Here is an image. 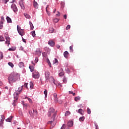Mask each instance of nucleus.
<instances>
[{
  "mask_svg": "<svg viewBox=\"0 0 129 129\" xmlns=\"http://www.w3.org/2000/svg\"><path fill=\"white\" fill-rule=\"evenodd\" d=\"M44 94L45 95V97H47L48 94V91L46 89H45L44 91Z\"/></svg>",
  "mask_w": 129,
  "mask_h": 129,
  "instance_id": "obj_31",
  "label": "nucleus"
},
{
  "mask_svg": "<svg viewBox=\"0 0 129 129\" xmlns=\"http://www.w3.org/2000/svg\"><path fill=\"white\" fill-rule=\"evenodd\" d=\"M3 27H4V23L0 22V29H3Z\"/></svg>",
  "mask_w": 129,
  "mask_h": 129,
  "instance_id": "obj_42",
  "label": "nucleus"
},
{
  "mask_svg": "<svg viewBox=\"0 0 129 129\" xmlns=\"http://www.w3.org/2000/svg\"><path fill=\"white\" fill-rule=\"evenodd\" d=\"M48 81H49V82H53V83L56 85V83L55 82V80L54 79V78H53V77H50L49 78Z\"/></svg>",
  "mask_w": 129,
  "mask_h": 129,
  "instance_id": "obj_12",
  "label": "nucleus"
},
{
  "mask_svg": "<svg viewBox=\"0 0 129 129\" xmlns=\"http://www.w3.org/2000/svg\"><path fill=\"white\" fill-rule=\"evenodd\" d=\"M65 127H66V125L63 124L60 129H65Z\"/></svg>",
  "mask_w": 129,
  "mask_h": 129,
  "instance_id": "obj_49",
  "label": "nucleus"
},
{
  "mask_svg": "<svg viewBox=\"0 0 129 129\" xmlns=\"http://www.w3.org/2000/svg\"><path fill=\"white\" fill-rule=\"evenodd\" d=\"M48 44L50 46H51V47H53V46H55V42L54 41H53V40H50L48 41Z\"/></svg>",
  "mask_w": 129,
  "mask_h": 129,
  "instance_id": "obj_11",
  "label": "nucleus"
},
{
  "mask_svg": "<svg viewBox=\"0 0 129 129\" xmlns=\"http://www.w3.org/2000/svg\"><path fill=\"white\" fill-rule=\"evenodd\" d=\"M19 5L22 10H25V5H24V1L21 0L19 2Z\"/></svg>",
  "mask_w": 129,
  "mask_h": 129,
  "instance_id": "obj_9",
  "label": "nucleus"
},
{
  "mask_svg": "<svg viewBox=\"0 0 129 129\" xmlns=\"http://www.w3.org/2000/svg\"><path fill=\"white\" fill-rule=\"evenodd\" d=\"M87 113H88V114H90L91 113V110H90V108H87Z\"/></svg>",
  "mask_w": 129,
  "mask_h": 129,
  "instance_id": "obj_41",
  "label": "nucleus"
},
{
  "mask_svg": "<svg viewBox=\"0 0 129 129\" xmlns=\"http://www.w3.org/2000/svg\"><path fill=\"white\" fill-rule=\"evenodd\" d=\"M31 34H32V37H36V32H35V31H32Z\"/></svg>",
  "mask_w": 129,
  "mask_h": 129,
  "instance_id": "obj_34",
  "label": "nucleus"
},
{
  "mask_svg": "<svg viewBox=\"0 0 129 129\" xmlns=\"http://www.w3.org/2000/svg\"><path fill=\"white\" fill-rule=\"evenodd\" d=\"M53 22L54 23H58V22H59V19L55 18V19H53Z\"/></svg>",
  "mask_w": 129,
  "mask_h": 129,
  "instance_id": "obj_47",
  "label": "nucleus"
},
{
  "mask_svg": "<svg viewBox=\"0 0 129 129\" xmlns=\"http://www.w3.org/2000/svg\"><path fill=\"white\" fill-rule=\"evenodd\" d=\"M8 65H9V66H10L12 68H14V63L11 62H9L8 63Z\"/></svg>",
  "mask_w": 129,
  "mask_h": 129,
  "instance_id": "obj_36",
  "label": "nucleus"
},
{
  "mask_svg": "<svg viewBox=\"0 0 129 129\" xmlns=\"http://www.w3.org/2000/svg\"><path fill=\"white\" fill-rule=\"evenodd\" d=\"M73 96H75V93H73Z\"/></svg>",
  "mask_w": 129,
  "mask_h": 129,
  "instance_id": "obj_63",
  "label": "nucleus"
},
{
  "mask_svg": "<svg viewBox=\"0 0 129 129\" xmlns=\"http://www.w3.org/2000/svg\"><path fill=\"white\" fill-rule=\"evenodd\" d=\"M45 80L48 82L49 81V78H50V72L47 71L45 73Z\"/></svg>",
  "mask_w": 129,
  "mask_h": 129,
  "instance_id": "obj_7",
  "label": "nucleus"
},
{
  "mask_svg": "<svg viewBox=\"0 0 129 129\" xmlns=\"http://www.w3.org/2000/svg\"><path fill=\"white\" fill-rule=\"evenodd\" d=\"M2 59H4V54L3 52H0V60H2Z\"/></svg>",
  "mask_w": 129,
  "mask_h": 129,
  "instance_id": "obj_37",
  "label": "nucleus"
},
{
  "mask_svg": "<svg viewBox=\"0 0 129 129\" xmlns=\"http://www.w3.org/2000/svg\"><path fill=\"white\" fill-rule=\"evenodd\" d=\"M5 39L6 40H7L6 41V43L10 45V37H9L8 36H5Z\"/></svg>",
  "mask_w": 129,
  "mask_h": 129,
  "instance_id": "obj_15",
  "label": "nucleus"
},
{
  "mask_svg": "<svg viewBox=\"0 0 129 129\" xmlns=\"http://www.w3.org/2000/svg\"><path fill=\"white\" fill-rule=\"evenodd\" d=\"M7 23H12V19L9 16H7L6 18Z\"/></svg>",
  "mask_w": 129,
  "mask_h": 129,
  "instance_id": "obj_20",
  "label": "nucleus"
},
{
  "mask_svg": "<svg viewBox=\"0 0 129 129\" xmlns=\"http://www.w3.org/2000/svg\"><path fill=\"white\" fill-rule=\"evenodd\" d=\"M32 77L35 79H38L40 77V74H39V72L35 71L33 73Z\"/></svg>",
  "mask_w": 129,
  "mask_h": 129,
  "instance_id": "obj_5",
  "label": "nucleus"
},
{
  "mask_svg": "<svg viewBox=\"0 0 129 129\" xmlns=\"http://www.w3.org/2000/svg\"><path fill=\"white\" fill-rule=\"evenodd\" d=\"M80 96H77V97H76L75 98V101H79V100H80Z\"/></svg>",
  "mask_w": 129,
  "mask_h": 129,
  "instance_id": "obj_28",
  "label": "nucleus"
},
{
  "mask_svg": "<svg viewBox=\"0 0 129 129\" xmlns=\"http://www.w3.org/2000/svg\"><path fill=\"white\" fill-rule=\"evenodd\" d=\"M58 103L61 104V103H62V101L61 100L58 101Z\"/></svg>",
  "mask_w": 129,
  "mask_h": 129,
  "instance_id": "obj_61",
  "label": "nucleus"
},
{
  "mask_svg": "<svg viewBox=\"0 0 129 129\" xmlns=\"http://www.w3.org/2000/svg\"><path fill=\"white\" fill-rule=\"evenodd\" d=\"M42 55H43V57H45V58L46 57V53L45 52H43L42 53Z\"/></svg>",
  "mask_w": 129,
  "mask_h": 129,
  "instance_id": "obj_54",
  "label": "nucleus"
},
{
  "mask_svg": "<svg viewBox=\"0 0 129 129\" xmlns=\"http://www.w3.org/2000/svg\"><path fill=\"white\" fill-rule=\"evenodd\" d=\"M56 63H58V59H57V58H55L53 60V63L56 64Z\"/></svg>",
  "mask_w": 129,
  "mask_h": 129,
  "instance_id": "obj_46",
  "label": "nucleus"
},
{
  "mask_svg": "<svg viewBox=\"0 0 129 129\" xmlns=\"http://www.w3.org/2000/svg\"><path fill=\"white\" fill-rule=\"evenodd\" d=\"M49 33H54V28H53L52 27H50L49 28Z\"/></svg>",
  "mask_w": 129,
  "mask_h": 129,
  "instance_id": "obj_32",
  "label": "nucleus"
},
{
  "mask_svg": "<svg viewBox=\"0 0 129 129\" xmlns=\"http://www.w3.org/2000/svg\"><path fill=\"white\" fill-rule=\"evenodd\" d=\"M33 6L35 9H38V7H39V5H38V3L35 1L33 3Z\"/></svg>",
  "mask_w": 129,
  "mask_h": 129,
  "instance_id": "obj_18",
  "label": "nucleus"
},
{
  "mask_svg": "<svg viewBox=\"0 0 129 129\" xmlns=\"http://www.w3.org/2000/svg\"><path fill=\"white\" fill-rule=\"evenodd\" d=\"M11 9H12L14 13L18 12V8H17V6L14 4L12 5Z\"/></svg>",
  "mask_w": 129,
  "mask_h": 129,
  "instance_id": "obj_8",
  "label": "nucleus"
},
{
  "mask_svg": "<svg viewBox=\"0 0 129 129\" xmlns=\"http://www.w3.org/2000/svg\"><path fill=\"white\" fill-rule=\"evenodd\" d=\"M63 18L65 19V20H66V19H67V15H64L63 16Z\"/></svg>",
  "mask_w": 129,
  "mask_h": 129,
  "instance_id": "obj_57",
  "label": "nucleus"
},
{
  "mask_svg": "<svg viewBox=\"0 0 129 129\" xmlns=\"http://www.w3.org/2000/svg\"><path fill=\"white\" fill-rule=\"evenodd\" d=\"M41 54H42V52H41V50H40V49H37L35 52V55H37L38 57H40Z\"/></svg>",
  "mask_w": 129,
  "mask_h": 129,
  "instance_id": "obj_10",
  "label": "nucleus"
},
{
  "mask_svg": "<svg viewBox=\"0 0 129 129\" xmlns=\"http://www.w3.org/2000/svg\"><path fill=\"white\" fill-rule=\"evenodd\" d=\"M24 16L26 18V19H30V18H31V16H30V15L27 14V13H25Z\"/></svg>",
  "mask_w": 129,
  "mask_h": 129,
  "instance_id": "obj_35",
  "label": "nucleus"
},
{
  "mask_svg": "<svg viewBox=\"0 0 129 129\" xmlns=\"http://www.w3.org/2000/svg\"><path fill=\"white\" fill-rule=\"evenodd\" d=\"M4 126V120L1 119V123H0V126Z\"/></svg>",
  "mask_w": 129,
  "mask_h": 129,
  "instance_id": "obj_44",
  "label": "nucleus"
},
{
  "mask_svg": "<svg viewBox=\"0 0 129 129\" xmlns=\"http://www.w3.org/2000/svg\"><path fill=\"white\" fill-rule=\"evenodd\" d=\"M19 67H20V68H22V67H24V62H20L19 64Z\"/></svg>",
  "mask_w": 129,
  "mask_h": 129,
  "instance_id": "obj_30",
  "label": "nucleus"
},
{
  "mask_svg": "<svg viewBox=\"0 0 129 129\" xmlns=\"http://www.w3.org/2000/svg\"><path fill=\"white\" fill-rule=\"evenodd\" d=\"M54 100L55 102H58V98H57V94H53Z\"/></svg>",
  "mask_w": 129,
  "mask_h": 129,
  "instance_id": "obj_16",
  "label": "nucleus"
},
{
  "mask_svg": "<svg viewBox=\"0 0 129 129\" xmlns=\"http://www.w3.org/2000/svg\"><path fill=\"white\" fill-rule=\"evenodd\" d=\"M0 22H1V23H4L5 22V18L4 17V16H2L1 21Z\"/></svg>",
  "mask_w": 129,
  "mask_h": 129,
  "instance_id": "obj_45",
  "label": "nucleus"
},
{
  "mask_svg": "<svg viewBox=\"0 0 129 129\" xmlns=\"http://www.w3.org/2000/svg\"><path fill=\"white\" fill-rule=\"evenodd\" d=\"M29 114L31 115V116L34 117V116H37V114H38V113H37V110H33V111L32 110H30L29 111Z\"/></svg>",
  "mask_w": 129,
  "mask_h": 129,
  "instance_id": "obj_4",
  "label": "nucleus"
},
{
  "mask_svg": "<svg viewBox=\"0 0 129 129\" xmlns=\"http://www.w3.org/2000/svg\"><path fill=\"white\" fill-rule=\"evenodd\" d=\"M55 12H56V9H55L54 11H53V14H55Z\"/></svg>",
  "mask_w": 129,
  "mask_h": 129,
  "instance_id": "obj_64",
  "label": "nucleus"
},
{
  "mask_svg": "<svg viewBox=\"0 0 129 129\" xmlns=\"http://www.w3.org/2000/svg\"><path fill=\"white\" fill-rule=\"evenodd\" d=\"M57 13H58V14H56V16H57V17H60V12H57Z\"/></svg>",
  "mask_w": 129,
  "mask_h": 129,
  "instance_id": "obj_56",
  "label": "nucleus"
},
{
  "mask_svg": "<svg viewBox=\"0 0 129 129\" xmlns=\"http://www.w3.org/2000/svg\"><path fill=\"white\" fill-rule=\"evenodd\" d=\"M70 52L71 53H73L74 50H73V46H70Z\"/></svg>",
  "mask_w": 129,
  "mask_h": 129,
  "instance_id": "obj_39",
  "label": "nucleus"
},
{
  "mask_svg": "<svg viewBox=\"0 0 129 129\" xmlns=\"http://www.w3.org/2000/svg\"><path fill=\"white\" fill-rule=\"evenodd\" d=\"M78 113H80V114H81V115H83V112H84V111L82 110V109H79L78 110Z\"/></svg>",
  "mask_w": 129,
  "mask_h": 129,
  "instance_id": "obj_21",
  "label": "nucleus"
},
{
  "mask_svg": "<svg viewBox=\"0 0 129 129\" xmlns=\"http://www.w3.org/2000/svg\"><path fill=\"white\" fill-rule=\"evenodd\" d=\"M5 38L3 36H0V42H4Z\"/></svg>",
  "mask_w": 129,
  "mask_h": 129,
  "instance_id": "obj_33",
  "label": "nucleus"
},
{
  "mask_svg": "<svg viewBox=\"0 0 129 129\" xmlns=\"http://www.w3.org/2000/svg\"><path fill=\"white\" fill-rule=\"evenodd\" d=\"M22 104H23V105L24 107H25L26 109H27L28 106H29V104H27V103L25 104V102L24 101L22 102Z\"/></svg>",
  "mask_w": 129,
  "mask_h": 129,
  "instance_id": "obj_19",
  "label": "nucleus"
},
{
  "mask_svg": "<svg viewBox=\"0 0 129 129\" xmlns=\"http://www.w3.org/2000/svg\"><path fill=\"white\" fill-rule=\"evenodd\" d=\"M18 32L21 36H24L25 35V33H24V30L23 29L19 30Z\"/></svg>",
  "mask_w": 129,
  "mask_h": 129,
  "instance_id": "obj_13",
  "label": "nucleus"
},
{
  "mask_svg": "<svg viewBox=\"0 0 129 129\" xmlns=\"http://www.w3.org/2000/svg\"><path fill=\"white\" fill-rule=\"evenodd\" d=\"M29 25L30 26L31 30H34V25H33V23L31 21L29 22Z\"/></svg>",
  "mask_w": 129,
  "mask_h": 129,
  "instance_id": "obj_23",
  "label": "nucleus"
},
{
  "mask_svg": "<svg viewBox=\"0 0 129 129\" xmlns=\"http://www.w3.org/2000/svg\"><path fill=\"white\" fill-rule=\"evenodd\" d=\"M62 81L63 83H67V78H66V77H64L62 79Z\"/></svg>",
  "mask_w": 129,
  "mask_h": 129,
  "instance_id": "obj_26",
  "label": "nucleus"
},
{
  "mask_svg": "<svg viewBox=\"0 0 129 129\" xmlns=\"http://www.w3.org/2000/svg\"><path fill=\"white\" fill-rule=\"evenodd\" d=\"M63 55L65 58H68V56H69V52H68L67 51H64L63 52Z\"/></svg>",
  "mask_w": 129,
  "mask_h": 129,
  "instance_id": "obj_14",
  "label": "nucleus"
},
{
  "mask_svg": "<svg viewBox=\"0 0 129 129\" xmlns=\"http://www.w3.org/2000/svg\"><path fill=\"white\" fill-rule=\"evenodd\" d=\"M20 79V75L18 73H12L8 78L9 83H14Z\"/></svg>",
  "mask_w": 129,
  "mask_h": 129,
  "instance_id": "obj_1",
  "label": "nucleus"
},
{
  "mask_svg": "<svg viewBox=\"0 0 129 129\" xmlns=\"http://www.w3.org/2000/svg\"><path fill=\"white\" fill-rule=\"evenodd\" d=\"M85 119V117L82 116L79 118V120L80 121H84V120Z\"/></svg>",
  "mask_w": 129,
  "mask_h": 129,
  "instance_id": "obj_29",
  "label": "nucleus"
},
{
  "mask_svg": "<svg viewBox=\"0 0 129 129\" xmlns=\"http://www.w3.org/2000/svg\"><path fill=\"white\" fill-rule=\"evenodd\" d=\"M48 8H49V5H47L46 8V11L47 14L48 15V16H50V13H49V11H48Z\"/></svg>",
  "mask_w": 129,
  "mask_h": 129,
  "instance_id": "obj_38",
  "label": "nucleus"
},
{
  "mask_svg": "<svg viewBox=\"0 0 129 129\" xmlns=\"http://www.w3.org/2000/svg\"><path fill=\"white\" fill-rule=\"evenodd\" d=\"M8 50H9V51H15L16 50V47L10 48Z\"/></svg>",
  "mask_w": 129,
  "mask_h": 129,
  "instance_id": "obj_40",
  "label": "nucleus"
},
{
  "mask_svg": "<svg viewBox=\"0 0 129 129\" xmlns=\"http://www.w3.org/2000/svg\"><path fill=\"white\" fill-rule=\"evenodd\" d=\"M95 126H96V129H98V125H97V124H95Z\"/></svg>",
  "mask_w": 129,
  "mask_h": 129,
  "instance_id": "obj_59",
  "label": "nucleus"
},
{
  "mask_svg": "<svg viewBox=\"0 0 129 129\" xmlns=\"http://www.w3.org/2000/svg\"><path fill=\"white\" fill-rule=\"evenodd\" d=\"M38 61H39V58L38 57H35V63H38Z\"/></svg>",
  "mask_w": 129,
  "mask_h": 129,
  "instance_id": "obj_50",
  "label": "nucleus"
},
{
  "mask_svg": "<svg viewBox=\"0 0 129 129\" xmlns=\"http://www.w3.org/2000/svg\"><path fill=\"white\" fill-rule=\"evenodd\" d=\"M23 86H21V87L18 88V90H16V92L14 93V98L16 99V100H18V96H19V94H21V92H22L23 90Z\"/></svg>",
  "mask_w": 129,
  "mask_h": 129,
  "instance_id": "obj_3",
  "label": "nucleus"
},
{
  "mask_svg": "<svg viewBox=\"0 0 129 129\" xmlns=\"http://www.w3.org/2000/svg\"><path fill=\"white\" fill-rule=\"evenodd\" d=\"M68 126H69L71 127V126H72L73 125V121H70L68 122L67 124Z\"/></svg>",
  "mask_w": 129,
  "mask_h": 129,
  "instance_id": "obj_17",
  "label": "nucleus"
},
{
  "mask_svg": "<svg viewBox=\"0 0 129 129\" xmlns=\"http://www.w3.org/2000/svg\"><path fill=\"white\" fill-rule=\"evenodd\" d=\"M4 4H7V3H8V2H9V1H8V0H4Z\"/></svg>",
  "mask_w": 129,
  "mask_h": 129,
  "instance_id": "obj_55",
  "label": "nucleus"
},
{
  "mask_svg": "<svg viewBox=\"0 0 129 129\" xmlns=\"http://www.w3.org/2000/svg\"><path fill=\"white\" fill-rule=\"evenodd\" d=\"M56 47L57 49H60V46L59 45H56Z\"/></svg>",
  "mask_w": 129,
  "mask_h": 129,
  "instance_id": "obj_58",
  "label": "nucleus"
},
{
  "mask_svg": "<svg viewBox=\"0 0 129 129\" xmlns=\"http://www.w3.org/2000/svg\"><path fill=\"white\" fill-rule=\"evenodd\" d=\"M34 87V85H33V83L32 82H30V88L31 89H33V88Z\"/></svg>",
  "mask_w": 129,
  "mask_h": 129,
  "instance_id": "obj_43",
  "label": "nucleus"
},
{
  "mask_svg": "<svg viewBox=\"0 0 129 129\" xmlns=\"http://www.w3.org/2000/svg\"><path fill=\"white\" fill-rule=\"evenodd\" d=\"M60 71H61V72L59 73V76H60V77L63 76V75H64V72H63V69H61L60 70Z\"/></svg>",
  "mask_w": 129,
  "mask_h": 129,
  "instance_id": "obj_24",
  "label": "nucleus"
},
{
  "mask_svg": "<svg viewBox=\"0 0 129 129\" xmlns=\"http://www.w3.org/2000/svg\"><path fill=\"white\" fill-rule=\"evenodd\" d=\"M70 28H71V26H70V25H68L67 26V27H66V30H69V29H70Z\"/></svg>",
  "mask_w": 129,
  "mask_h": 129,
  "instance_id": "obj_51",
  "label": "nucleus"
},
{
  "mask_svg": "<svg viewBox=\"0 0 129 129\" xmlns=\"http://www.w3.org/2000/svg\"><path fill=\"white\" fill-rule=\"evenodd\" d=\"M69 93L70 94H73V91H69Z\"/></svg>",
  "mask_w": 129,
  "mask_h": 129,
  "instance_id": "obj_60",
  "label": "nucleus"
},
{
  "mask_svg": "<svg viewBox=\"0 0 129 129\" xmlns=\"http://www.w3.org/2000/svg\"><path fill=\"white\" fill-rule=\"evenodd\" d=\"M29 69H30L31 72H33V71H34V68H33V67L29 66Z\"/></svg>",
  "mask_w": 129,
  "mask_h": 129,
  "instance_id": "obj_48",
  "label": "nucleus"
},
{
  "mask_svg": "<svg viewBox=\"0 0 129 129\" xmlns=\"http://www.w3.org/2000/svg\"><path fill=\"white\" fill-rule=\"evenodd\" d=\"M20 30H22V29H21V27H20L19 25L17 26V30L18 31H19V30L20 31Z\"/></svg>",
  "mask_w": 129,
  "mask_h": 129,
  "instance_id": "obj_52",
  "label": "nucleus"
},
{
  "mask_svg": "<svg viewBox=\"0 0 129 129\" xmlns=\"http://www.w3.org/2000/svg\"><path fill=\"white\" fill-rule=\"evenodd\" d=\"M25 99H28V100L29 101L30 103H33V101L32 100V99H31V98H29L28 97H26Z\"/></svg>",
  "mask_w": 129,
  "mask_h": 129,
  "instance_id": "obj_27",
  "label": "nucleus"
},
{
  "mask_svg": "<svg viewBox=\"0 0 129 129\" xmlns=\"http://www.w3.org/2000/svg\"><path fill=\"white\" fill-rule=\"evenodd\" d=\"M28 83L24 84V87H26L28 89Z\"/></svg>",
  "mask_w": 129,
  "mask_h": 129,
  "instance_id": "obj_53",
  "label": "nucleus"
},
{
  "mask_svg": "<svg viewBox=\"0 0 129 129\" xmlns=\"http://www.w3.org/2000/svg\"><path fill=\"white\" fill-rule=\"evenodd\" d=\"M56 113L55 112V109L53 108H50L48 110V116H52L51 118L56 117Z\"/></svg>",
  "mask_w": 129,
  "mask_h": 129,
  "instance_id": "obj_2",
  "label": "nucleus"
},
{
  "mask_svg": "<svg viewBox=\"0 0 129 129\" xmlns=\"http://www.w3.org/2000/svg\"><path fill=\"white\" fill-rule=\"evenodd\" d=\"M48 124H50L51 126H54L56 124V121H55V118H51V120L47 122Z\"/></svg>",
  "mask_w": 129,
  "mask_h": 129,
  "instance_id": "obj_6",
  "label": "nucleus"
},
{
  "mask_svg": "<svg viewBox=\"0 0 129 129\" xmlns=\"http://www.w3.org/2000/svg\"><path fill=\"white\" fill-rule=\"evenodd\" d=\"M22 40H23V42H24V43H26V39L23 38Z\"/></svg>",
  "mask_w": 129,
  "mask_h": 129,
  "instance_id": "obj_62",
  "label": "nucleus"
},
{
  "mask_svg": "<svg viewBox=\"0 0 129 129\" xmlns=\"http://www.w3.org/2000/svg\"><path fill=\"white\" fill-rule=\"evenodd\" d=\"M13 116H11L8 118H7L6 120V121H8L9 122H11L12 121V119L13 118Z\"/></svg>",
  "mask_w": 129,
  "mask_h": 129,
  "instance_id": "obj_22",
  "label": "nucleus"
},
{
  "mask_svg": "<svg viewBox=\"0 0 129 129\" xmlns=\"http://www.w3.org/2000/svg\"><path fill=\"white\" fill-rule=\"evenodd\" d=\"M71 113L69 111H67L65 113V116H68V115H70Z\"/></svg>",
  "mask_w": 129,
  "mask_h": 129,
  "instance_id": "obj_25",
  "label": "nucleus"
}]
</instances>
